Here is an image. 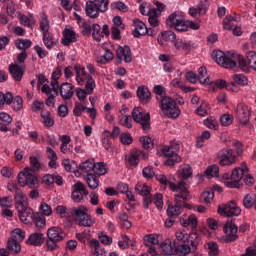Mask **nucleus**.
I'll return each instance as SVG.
<instances>
[{
    "label": "nucleus",
    "mask_w": 256,
    "mask_h": 256,
    "mask_svg": "<svg viewBox=\"0 0 256 256\" xmlns=\"http://www.w3.org/2000/svg\"><path fill=\"white\" fill-rule=\"evenodd\" d=\"M155 180L160 184L161 188L166 189L169 186V189L175 193L173 195L174 204L168 205L166 214L168 218L177 219L183 212L184 201L192 199L186 183L184 181H179L178 184L173 183L164 174H156Z\"/></svg>",
    "instance_id": "nucleus-1"
},
{
    "label": "nucleus",
    "mask_w": 256,
    "mask_h": 256,
    "mask_svg": "<svg viewBox=\"0 0 256 256\" xmlns=\"http://www.w3.org/2000/svg\"><path fill=\"white\" fill-rule=\"evenodd\" d=\"M211 58L217 65H221L224 69H242L246 71L248 67L256 71V52L249 51L246 53V59L244 56L235 53H227L221 50H214L211 53Z\"/></svg>",
    "instance_id": "nucleus-2"
},
{
    "label": "nucleus",
    "mask_w": 256,
    "mask_h": 256,
    "mask_svg": "<svg viewBox=\"0 0 256 256\" xmlns=\"http://www.w3.org/2000/svg\"><path fill=\"white\" fill-rule=\"evenodd\" d=\"M174 248L176 255L187 256L194 254L201 243V236L197 232H191L189 235L183 231L175 232Z\"/></svg>",
    "instance_id": "nucleus-3"
},
{
    "label": "nucleus",
    "mask_w": 256,
    "mask_h": 256,
    "mask_svg": "<svg viewBox=\"0 0 256 256\" xmlns=\"http://www.w3.org/2000/svg\"><path fill=\"white\" fill-rule=\"evenodd\" d=\"M87 212L88 209L84 205L72 207L70 209L62 205L56 207V213L60 214L62 218H73L78 226L90 228L95 224V220Z\"/></svg>",
    "instance_id": "nucleus-4"
},
{
    "label": "nucleus",
    "mask_w": 256,
    "mask_h": 256,
    "mask_svg": "<svg viewBox=\"0 0 256 256\" xmlns=\"http://www.w3.org/2000/svg\"><path fill=\"white\" fill-rule=\"evenodd\" d=\"M31 168L26 167L22 172L17 176L18 184L21 187H29L30 189H38L39 181L36 175L37 172L41 169V163L37 157H30Z\"/></svg>",
    "instance_id": "nucleus-5"
},
{
    "label": "nucleus",
    "mask_w": 256,
    "mask_h": 256,
    "mask_svg": "<svg viewBox=\"0 0 256 256\" xmlns=\"http://www.w3.org/2000/svg\"><path fill=\"white\" fill-rule=\"evenodd\" d=\"M109 9V0H88L86 1V16L90 19H98L100 13H107Z\"/></svg>",
    "instance_id": "nucleus-6"
},
{
    "label": "nucleus",
    "mask_w": 256,
    "mask_h": 256,
    "mask_svg": "<svg viewBox=\"0 0 256 256\" xmlns=\"http://www.w3.org/2000/svg\"><path fill=\"white\" fill-rule=\"evenodd\" d=\"M159 107L162 113L169 119H177L181 114L176 101L170 96L161 98L159 101Z\"/></svg>",
    "instance_id": "nucleus-7"
},
{
    "label": "nucleus",
    "mask_w": 256,
    "mask_h": 256,
    "mask_svg": "<svg viewBox=\"0 0 256 256\" xmlns=\"http://www.w3.org/2000/svg\"><path fill=\"white\" fill-rule=\"evenodd\" d=\"M180 150V144L176 140L170 141L169 146H164L162 153L168 159L166 160L167 166H174L177 163L181 162V157L177 154Z\"/></svg>",
    "instance_id": "nucleus-8"
},
{
    "label": "nucleus",
    "mask_w": 256,
    "mask_h": 256,
    "mask_svg": "<svg viewBox=\"0 0 256 256\" xmlns=\"http://www.w3.org/2000/svg\"><path fill=\"white\" fill-rule=\"evenodd\" d=\"M249 171L246 162L241 163V168H234L230 174V180L226 182V187L230 189H239L240 182L245 173Z\"/></svg>",
    "instance_id": "nucleus-9"
},
{
    "label": "nucleus",
    "mask_w": 256,
    "mask_h": 256,
    "mask_svg": "<svg viewBox=\"0 0 256 256\" xmlns=\"http://www.w3.org/2000/svg\"><path fill=\"white\" fill-rule=\"evenodd\" d=\"M132 119H134L136 124H140L143 132L148 133L150 131V114L144 112L143 108L135 107L134 110H132Z\"/></svg>",
    "instance_id": "nucleus-10"
},
{
    "label": "nucleus",
    "mask_w": 256,
    "mask_h": 256,
    "mask_svg": "<svg viewBox=\"0 0 256 256\" xmlns=\"http://www.w3.org/2000/svg\"><path fill=\"white\" fill-rule=\"evenodd\" d=\"M148 154L139 149H132L130 153L126 154L125 162L127 167L137 168L140 160H147Z\"/></svg>",
    "instance_id": "nucleus-11"
},
{
    "label": "nucleus",
    "mask_w": 256,
    "mask_h": 256,
    "mask_svg": "<svg viewBox=\"0 0 256 256\" xmlns=\"http://www.w3.org/2000/svg\"><path fill=\"white\" fill-rule=\"evenodd\" d=\"M166 26L179 32L188 31L187 21L182 20L177 12H173L168 16Z\"/></svg>",
    "instance_id": "nucleus-12"
},
{
    "label": "nucleus",
    "mask_w": 256,
    "mask_h": 256,
    "mask_svg": "<svg viewBox=\"0 0 256 256\" xmlns=\"http://www.w3.org/2000/svg\"><path fill=\"white\" fill-rule=\"evenodd\" d=\"M217 159L221 167H226L234 165L237 157L233 149H221L217 153Z\"/></svg>",
    "instance_id": "nucleus-13"
},
{
    "label": "nucleus",
    "mask_w": 256,
    "mask_h": 256,
    "mask_svg": "<svg viewBox=\"0 0 256 256\" xmlns=\"http://www.w3.org/2000/svg\"><path fill=\"white\" fill-rule=\"evenodd\" d=\"M235 112L236 118L241 125L245 126L249 124L251 117V109L246 104H237Z\"/></svg>",
    "instance_id": "nucleus-14"
},
{
    "label": "nucleus",
    "mask_w": 256,
    "mask_h": 256,
    "mask_svg": "<svg viewBox=\"0 0 256 256\" xmlns=\"http://www.w3.org/2000/svg\"><path fill=\"white\" fill-rule=\"evenodd\" d=\"M220 216L233 217L241 214V209L237 206L235 201H230L222 207L219 206L217 210Z\"/></svg>",
    "instance_id": "nucleus-15"
},
{
    "label": "nucleus",
    "mask_w": 256,
    "mask_h": 256,
    "mask_svg": "<svg viewBox=\"0 0 256 256\" xmlns=\"http://www.w3.org/2000/svg\"><path fill=\"white\" fill-rule=\"evenodd\" d=\"M223 231L226 234L225 243H232L238 239V226L232 221H227L223 227Z\"/></svg>",
    "instance_id": "nucleus-16"
},
{
    "label": "nucleus",
    "mask_w": 256,
    "mask_h": 256,
    "mask_svg": "<svg viewBox=\"0 0 256 256\" xmlns=\"http://www.w3.org/2000/svg\"><path fill=\"white\" fill-rule=\"evenodd\" d=\"M89 191L86 189L85 185L78 181L74 185V190L72 191V200L76 203H80L84 196H88Z\"/></svg>",
    "instance_id": "nucleus-17"
},
{
    "label": "nucleus",
    "mask_w": 256,
    "mask_h": 256,
    "mask_svg": "<svg viewBox=\"0 0 256 256\" xmlns=\"http://www.w3.org/2000/svg\"><path fill=\"white\" fill-rule=\"evenodd\" d=\"M110 30L109 26L105 24L104 26H101L99 24L92 25V37L94 38V41L100 42L101 39L104 37H109Z\"/></svg>",
    "instance_id": "nucleus-18"
},
{
    "label": "nucleus",
    "mask_w": 256,
    "mask_h": 256,
    "mask_svg": "<svg viewBox=\"0 0 256 256\" xmlns=\"http://www.w3.org/2000/svg\"><path fill=\"white\" fill-rule=\"evenodd\" d=\"M17 210L19 212V218L24 224L30 225L33 223L36 213L33 211L32 208L26 205V206H23V209H17Z\"/></svg>",
    "instance_id": "nucleus-19"
},
{
    "label": "nucleus",
    "mask_w": 256,
    "mask_h": 256,
    "mask_svg": "<svg viewBox=\"0 0 256 256\" xmlns=\"http://www.w3.org/2000/svg\"><path fill=\"white\" fill-rule=\"evenodd\" d=\"M116 58H118V61L116 62L118 64L122 63L123 59L124 63H131V48L129 46H118V49H116Z\"/></svg>",
    "instance_id": "nucleus-20"
},
{
    "label": "nucleus",
    "mask_w": 256,
    "mask_h": 256,
    "mask_svg": "<svg viewBox=\"0 0 256 256\" xmlns=\"http://www.w3.org/2000/svg\"><path fill=\"white\" fill-rule=\"evenodd\" d=\"M46 236L48 239L60 243L66 238L67 234L61 227H50L48 232H46Z\"/></svg>",
    "instance_id": "nucleus-21"
},
{
    "label": "nucleus",
    "mask_w": 256,
    "mask_h": 256,
    "mask_svg": "<svg viewBox=\"0 0 256 256\" xmlns=\"http://www.w3.org/2000/svg\"><path fill=\"white\" fill-rule=\"evenodd\" d=\"M63 38H62V45L65 47H69L71 43H77L78 35L76 32L71 28H66L62 32Z\"/></svg>",
    "instance_id": "nucleus-22"
},
{
    "label": "nucleus",
    "mask_w": 256,
    "mask_h": 256,
    "mask_svg": "<svg viewBox=\"0 0 256 256\" xmlns=\"http://www.w3.org/2000/svg\"><path fill=\"white\" fill-rule=\"evenodd\" d=\"M74 71H76V83H78V85H84L85 82L92 77L86 72L85 67L79 64L74 65Z\"/></svg>",
    "instance_id": "nucleus-23"
},
{
    "label": "nucleus",
    "mask_w": 256,
    "mask_h": 256,
    "mask_svg": "<svg viewBox=\"0 0 256 256\" xmlns=\"http://www.w3.org/2000/svg\"><path fill=\"white\" fill-rule=\"evenodd\" d=\"M136 97H138V100H140L142 105H147L152 99L149 88L145 86L138 87V90H136Z\"/></svg>",
    "instance_id": "nucleus-24"
},
{
    "label": "nucleus",
    "mask_w": 256,
    "mask_h": 256,
    "mask_svg": "<svg viewBox=\"0 0 256 256\" xmlns=\"http://www.w3.org/2000/svg\"><path fill=\"white\" fill-rule=\"evenodd\" d=\"M58 91L57 88H50L47 84L42 86V93L48 95V99H46V105L48 107H53V105H55L54 97H57Z\"/></svg>",
    "instance_id": "nucleus-25"
},
{
    "label": "nucleus",
    "mask_w": 256,
    "mask_h": 256,
    "mask_svg": "<svg viewBox=\"0 0 256 256\" xmlns=\"http://www.w3.org/2000/svg\"><path fill=\"white\" fill-rule=\"evenodd\" d=\"M58 89H60V97L64 100L71 99L74 95V89L75 86L71 83L65 82L58 86Z\"/></svg>",
    "instance_id": "nucleus-26"
},
{
    "label": "nucleus",
    "mask_w": 256,
    "mask_h": 256,
    "mask_svg": "<svg viewBox=\"0 0 256 256\" xmlns=\"http://www.w3.org/2000/svg\"><path fill=\"white\" fill-rule=\"evenodd\" d=\"M9 73L15 81H22L25 73V68H23L19 64L12 63L9 65Z\"/></svg>",
    "instance_id": "nucleus-27"
},
{
    "label": "nucleus",
    "mask_w": 256,
    "mask_h": 256,
    "mask_svg": "<svg viewBox=\"0 0 256 256\" xmlns=\"http://www.w3.org/2000/svg\"><path fill=\"white\" fill-rule=\"evenodd\" d=\"M159 244L158 238L154 234H149L144 237V245L148 247L149 254H154L156 252L155 245Z\"/></svg>",
    "instance_id": "nucleus-28"
},
{
    "label": "nucleus",
    "mask_w": 256,
    "mask_h": 256,
    "mask_svg": "<svg viewBox=\"0 0 256 256\" xmlns=\"http://www.w3.org/2000/svg\"><path fill=\"white\" fill-rule=\"evenodd\" d=\"M132 35H134L136 39H139V37H143L144 35H147L146 24L140 20H134V32H132Z\"/></svg>",
    "instance_id": "nucleus-29"
},
{
    "label": "nucleus",
    "mask_w": 256,
    "mask_h": 256,
    "mask_svg": "<svg viewBox=\"0 0 256 256\" xmlns=\"http://www.w3.org/2000/svg\"><path fill=\"white\" fill-rule=\"evenodd\" d=\"M44 240L45 238L42 233H32L27 240V244L34 247H40L43 245Z\"/></svg>",
    "instance_id": "nucleus-30"
},
{
    "label": "nucleus",
    "mask_w": 256,
    "mask_h": 256,
    "mask_svg": "<svg viewBox=\"0 0 256 256\" xmlns=\"http://www.w3.org/2000/svg\"><path fill=\"white\" fill-rule=\"evenodd\" d=\"M15 203L17 210H23V207L28 206L27 196L21 190H17L15 194Z\"/></svg>",
    "instance_id": "nucleus-31"
},
{
    "label": "nucleus",
    "mask_w": 256,
    "mask_h": 256,
    "mask_svg": "<svg viewBox=\"0 0 256 256\" xmlns=\"http://www.w3.org/2000/svg\"><path fill=\"white\" fill-rule=\"evenodd\" d=\"M111 132L108 130H104L102 133V147H104V150L109 153H113V146L111 141Z\"/></svg>",
    "instance_id": "nucleus-32"
},
{
    "label": "nucleus",
    "mask_w": 256,
    "mask_h": 256,
    "mask_svg": "<svg viewBox=\"0 0 256 256\" xmlns=\"http://www.w3.org/2000/svg\"><path fill=\"white\" fill-rule=\"evenodd\" d=\"M86 185H88V188L90 190H96L99 187L100 181L99 177L94 173H88L86 174Z\"/></svg>",
    "instance_id": "nucleus-33"
},
{
    "label": "nucleus",
    "mask_w": 256,
    "mask_h": 256,
    "mask_svg": "<svg viewBox=\"0 0 256 256\" xmlns=\"http://www.w3.org/2000/svg\"><path fill=\"white\" fill-rule=\"evenodd\" d=\"M197 79L201 85H213V81L207 76V69L205 67H200L198 69Z\"/></svg>",
    "instance_id": "nucleus-34"
},
{
    "label": "nucleus",
    "mask_w": 256,
    "mask_h": 256,
    "mask_svg": "<svg viewBox=\"0 0 256 256\" xmlns=\"http://www.w3.org/2000/svg\"><path fill=\"white\" fill-rule=\"evenodd\" d=\"M114 57L115 55L110 49L104 48L103 55L98 56L96 58V62L101 63L102 65H106V63H109V61H113Z\"/></svg>",
    "instance_id": "nucleus-35"
},
{
    "label": "nucleus",
    "mask_w": 256,
    "mask_h": 256,
    "mask_svg": "<svg viewBox=\"0 0 256 256\" xmlns=\"http://www.w3.org/2000/svg\"><path fill=\"white\" fill-rule=\"evenodd\" d=\"M160 249L165 255H173L176 252V247L174 245V242H171L170 240L161 242Z\"/></svg>",
    "instance_id": "nucleus-36"
},
{
    "label": "nucleus",
    "mask_w": 256,
    "mask_h": 256,
    "mask_svg": "<svg viewBox=\"0 0 256 256\" xmlns=\"http://www.w3.org/2000/svg\"><path fill=\"white\" fill-rule=\"evenodd\" d=\"M62 77V66L56 67L54 72H52V81H50V85H52V89L59 90V79Z\"/></svg>",
    "instance_id": "nucleus-37"
},
{
    "label": "nucleus",
    "mask_w": 256,
    "mask_h": 256,
    "mask_svg": "<svg viewBox=\"0 0 256 256\" xmlns=\"http://www.w3.org/2000/svg\"><path fill=\"white\" fill-rule=\"evenodd\" d=\"M240 17L239 16H225V18L223 19V29H225L226 31H232V29H234L235 24L234 21H239Z\"/></svg>",
    "instance_id": "nucleus-38"
},
{
    "label": "nucleus",
    "mask_w": 256,
    "mask_h": 256,
    "mask_svg": "<svg viewBox=\"0 0 256 256\" xmlns=\"http://www.w3.org/2000/svg\"><path fill=\"white\" fill-rule=\"evenodd\" d=\"M174 47L177 51H191L192 43L183 39L177 38L174 43Z\"/></svg>",
    "instance_id": "nucleus-39"
},
{
    "label": "nucleus",
    "mask_w": 256,
    "mask_h": 256,
    "mask_svg": "<svg viewBox=\"0 0 256 256\" xmlns=\"http://www.w3.org/2000/svg\"><path fill=\"white\" fill-rule=\"evenodd\" d=\"M158 17H160L159 11H156L155 9H151L148 11V23L150 27H158L159 25Z\"/></svg>",
    "instance_id": "nucleus-40"
},
{
    "label": "nucleus",
    "mask_w": 256,
    "mask_h": 256,
    "mask_svg": "<svg viewBox=\"0 0 256 256\" xmlns=\"http://www.w3.org/2000/svg\"><path fill=\"white\" fill-rule=\"evenodd\" d=\"M80 171L90 174V172H93L95 169V161L94 159H88L82 163H80L79 167Z\"/></svg>",
    "instance_id": "nucleus-41"
},
{
    "label": "nucleus",
    "mask_w": 256,
    "mask_h": 256,
    "mask_svg": "<svg viewBox=\"0 0 256 256\" xmlns=\"http://www.w3.org/2000/svg\"><path fill=\"white\" fill-rule=\"evenodd\" d=\"M243 206L245 209L254 208V210L256 211V195H245L243 198Z\"/></svg>",
    "instance_id": "nucleus-42"
},
{
    "label": "nucleus",
    "mask_w": 256,
    "mask_h": 256,
    "mask_svg": "<svg viewBox=\"0 0 256 256\" xmlns=\"http://www.w3.org/2000/svg\"><path fill=\"white\" fill-rule=\"evenodd\" d=\"M181 225L184 228L191 227L192 229H195L198 226L197 217L194 214H191L187 219L181 221Z\"/></svg>",
    "instance_id": "nucleus-43"
},
{
    "label": "nucleus",
    "mask_w": 256,
    "mask_h": 256,
    "mask_svg": "<svg viewBox=\"0 0 256 256\" xmlns=\"http://www.w3.org/2000/svg\"><path fill=\"white\" fill-rule=\"evenodd\" d=\"M90 246L94 248V256H106L105 249L101 248V244L98 240H90Z\"/></svg>",
    "instance_id": "nucleus-44"
},
{
    "label": "nucleus",
    "mask_w": 256,
    "mask_h": 256,
    "mask_svg": "<svg viewBox=\"0 0 256 256\" xmlns=\"http://www.w3.org/2000/svg\"><path fill=\"white\" fill-rule=\"evenodd\" d=\"M220 174V169L218 165H210L205 170V176L208 179L218 178Z\"/></svg>",
    "instance_id": "nucleus-45"
},
{
    "label": "nucleus",
    "mask_w": 256,
    "mask_h": 256,
    "mask_svg": "<svg viewBox=\"0 0 256 256\" xmlns=\"http://www.w3.org/2000/svg\"><path fill=\"white\" fill-rule=\"evenodd\" d=\"M42 117V124H44V127L46 128H52L54 126V120L51 117V113L48 111H42L41 112Z\"/></svg>",
    "instance_id": "nucleus-46"
},
{
    "label": "nucleus",
    "mask_w": 256,
    "mask_h": 256,
    "mask_svg": "<svg viewBox=\"0 0 256 256\" xmlns=\"http://www.w3.org/2000/svg\"><path fill=\"white\" fill-rule=\"evenodd\" d=\"M32 45L31 40L29 39H22L19 38L15 41V46L17 47V49H19L20 51H26L27 49H30Z\"/></svg>",
    "instance_id": "nucleus-47"
},
{
    "label": "nucleus",
    "mask_w": 256,
    "mask_h": 256,
    "mask_svg": "<svg viewBox=\"0 0 256 256\" xmlns=\"http://www.w3.org/2000/svg\"><path fill=\"white\" fill-rule=\"evenodd\" d=\"M110 9L112 11L117 10L122 13H127L129 11V7L122 1L112 2V4H110Z\"/></svg>",
    "instance_id": "nucleus-48"
},
{
    "label": "nucleus",
    "mask_w": 256,
    "mask_h": 256,
    "mask_svg": "<svg viewBox=\"0 0 256 256\" xmlns=\"http://www.w3.org/2000/svg\"><path fill=\"white\" fill-rule=\"evenodd\" d=\"M150 187L148 185H146L145 183H138L136 184V193H138V195L144 197V196H149L150 195Z\"/></svg>",
    "instance_id": "nucleus-49"
},
{
    "label": "nucleus",
    "mask_w": 256,
    "mask_h": 256,
    "mask_svg": "<svg viewBox=\"0 0 256 256\" xmlns=\"http://www.w3.org/2000/svg\"><path fill=\"white\" fill-rule=\"evenodd\" d=\"M214 199V191L212 189H208L202 192L200 196V201L205 204H210Z\"/></svg>",
    "instance_id": "nucleus-50"
},
{
    "label": "nucleus",
    "mask_w": 256,
    "mask_h": 256,
    "mask_svg": "<svg viewBox=\"0 0 256 256\" xmlns=\"http://www.w3.org/2000/svg\"><path fill=\"white\" fill-rule=\"evenodd\" d=\"M26 237V232L20 228H16L13 231L11 240L16 242H22Z\"/></svg>",
    "instance_id": "nucleus-51"
},
{
    "label": "nucleus",
    "mask_w": 256,
    "mask_h": 256,
    "mask_svg": "<svg viewBox=\"0 0 256 256\" xmlns=\"http://www.w3.org/2000/svg\"><path fill=\"white\" fill-rule=\"evenodd\" d=\"M33 223H35L36 227L41 230L46 225V219L43 214L37 212L33 219Z\"/></svg>",
    "instance_id": "nucleus-52"
},
{
    "label": "nucleus",
    "mask_w": 256,
    "mask_h": 256,
    "mask_svg": "<svg viewBox=\"0 0 256 256\" xmlns=\"http://www.w3.org/2000/svg\"><path fill=\"white\" fill-rule=\"evenodd\" d=\"M40 28H41L42 33H44V38H46L47 33L49 32L50 24H49V20L45 14L42 15V17H41Z\"/></svg>",
    "instance_id": "nucleus-53"
},
{
    "label": "nucleus",
    "mask_w": 256,
    "mask_h": 256,
    "mask_svg": "<svg viewBox=\"0 0 256 256\" xmlns=\"http://www.w3.org/2000/svg\"><path fill=\"white\" fill-rule=\"evenodd\" d=\"M7 248L9 251L14 252L15 254H19L21 251V245L19 242L12 239L8 240Z\"/></svg>",
    "instance_id": "nucleus-54"
},
{
    "label": "nucleus",
    "mask_w": 256,
    "mask_h": 256,
    "mask_svg": "<svg viewBox=\"0 0 256 256\" xmlns=\"http://www.w3.org/2000/svg\"><path fill=\"white\" fill-rule=\"evenodd\" d=\"M206 248L208 250V254L210 256H217L219 254L218 244L214 241H210L206 244Z\"/></svg>",
    "instance_id": "nucleus-55"
},
{
    "label": "nucleus",
    "mask_w": 256,
    "mask_h": 256,
    "mask_svg": "<svg viewBox=\"0 0 256 256\" xmlns=\"http://www.w3.org/2000/svg\"><path fill=\"white\" fill-rule=\"evenodd\" d=\"M13 101L12 93L7 92L6 94L0 92V107H4V104L11 105Z\"/></svg>",
    "instance_id": "nucleus-56"
},
{
    "label": "nucleus",
    "mask_w": 256,
    "mask_h": 256,
    "mask_svg": "<svg viewBox=\"0 0 256 256\" xmlns=\"http://www.w3.org/2000/svg\"><path fill=\"white\" fill-rule=\"evenodd\" d=\"M85 111H87V106H84L81 102H76L72 113H74V117H81Z\"/></svg>",
    "instance_id": "nucleus-57"
},
{
    "label": "nucleus",
    "mask_w": 256,
    "mask_h": 256,
    "mask_svg": "<svg viewBox=\"0 0 256 256\" xmlns=\"http://www.w3.org/2000/svg\"><path fill=\"white\" fill-rule=\"evenodd\" d=\"M140 144L142 145V148L144 150H150L153 149L154 143L150 137L142 136L140 137Z\"/></svg>",
    "instance_id": "nucleus-58"
},
{
    "label": "nucleus",
    "mask_w": 256,
    "mask_h": 256,
    "mask_svg": "<svg viewBox=\"0 0 256 256\" xmlns=\"http://www.w3.org/2000/svg\"><path fill=\"white\" fill-rule=\"evenodd\" d=\"M153 93H155L157 101H161V99H164V97H167L165 96L166 92L164 90V87H162L161 85H155L153 87Z\"/></svg>",
    "instance_id": "nucleus-59"
},
{
    "label": "nucleus",
    "mask_w": 256,
    "mask_h": 256,
    "mask_svg": "<svg viewBox=\"0 0 256 256\" xmlns=\"http://www.w3.org/2000/svg\"><path fill=\"white\" fill-rule=\"evenodd\" d=\"M94 174H98V176H104L107 173L105 169V164L103 162L94 163Z\"/></svg>",
    "instance_id": "nucleus-60"
},
{
    "label": "nucleus",
    "mask_w": 256,
    "mask_h": 256,
    "mask_svg": "<svg viewBox=\"0 0 256 256\" xmlns=\"http://www.w3.org/2000/svg\"><path fill=\"white\" fill-rule=\"evenodd\" d=\"M12 117L5 112L0 113V126H9L12 123Z\"/></svg>",
    "instance_id": "nucleus-61"
},
{
    "label": "nucleus",
    "mask_w": 256,
    "mask_h": 256,
    "mask_svg": "<svg viewBox=\"0 0 256 256\" xmlns=\"http://www.w3.org/2000/svg\"><path fill=\"white\" fill-rule=\"evenodd\" d=\"M163 41H171L172 43H176L177 41V37H176V34L173 32V31H165L162 33L161 35Z\"/></svg>",
    "instance_id": "nucleus-62"
},
{
    "label": "nucleus",
    "mask_w": 256,
    "mask_h": 256,
    "mask_svg": "<svg viewBox=\"0 0 256 256\" xmlns=\"http://www.w3.org/2000/svg\"><path fill=\"white\" fill-rule=\"evenodd\" d=\"M12 108L15 112H19L21 110V108L23 107V100L22 97L20 96H16L15 98H13L12 100Z\"/></svg>",
    "instance_id": "nucleus-63"
},
{
    "label": "nucleus",
    "mask_w": 256,
    "mask_h": 256,
    "mask_svg": "<svg viewBox=\"0 0 256 256\" xmlns=\"http://www.w3.org/2000/svg\"><path fill=\"white\" fill-rule=\"evenodd\" d=\"M241 256H256V240H254L251 247L246 248L245 253Z\"/></svg>",
    "instance_id": "nucleus-64"
}]
</instances>
